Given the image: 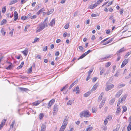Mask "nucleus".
<instances>
[{
	"mask_svg": "<svg viewBox=\"0 0 131 131\" xmlns=\"http://www.w3.org/2000/svg\"><path fill=\"white\" fill-rule=\"evenodd\" d=\"M91 114L89 111L87 110H84L80 112V116L81 118L85 117H88L90 116Z\"/></svg>",
	"mask_w": 131,
	"mask_h": 131,
	"instance_id": "1",
	"label": "nucleus"
},
{
	"mask_svg": "<svg viewBox=\"0 0 131 131\" xmlns=\"http://www.w3.org/2000/svg\"><path fill=\"white\" fill-rule=\"evenodd\" d=\"M48 25L46 24H44L42 23H40L39 26V28L36 31L37 32H39L43 29L45 27H47Z\"/></svg>",
	"mask_w": 131,
	"mask_h": 131,
	"instance_id": "2",
	"label": "nucleus"
},
{
	"mask_svg": "<svg viewBox=\"0 0 131 131\" xmlns=\"http://www.w3.org/2000/svg\"><path fill=\"white\" fill-rule=\"evenodd\" d=\"M58 111V107L57 104H55L54 105L53 109V115H55Z\"/></svg>",
	"mask_w": 131,
	"mask_h": 131,
	"instance_id": "3",
	"label": "nucleus"
},
{
	"mask_svg": "<svg viewBox=\"0 0 131 131\" xmlns=\"http://www.w3.org/2000/svg\"><path fill=\"white\" fill-rule=\"evenodd\" d=\"M126 48H124V47H123L122 48H121L116 53V54L117 55H120V53H122L123 52L125 51H126Z\"/></svg>",
	"mask_w": 131,
	"mask_h": 131,
	"instance_id": "4",
	"label": "nucleus"
},
{
	"mask_svg": "<svg viewBox=\"0 0 131 131\" xmlns=\"http://www.w3.org/2000/svg\"><path fill=\"white\" fill-rule=\"evenodd\" d=\"M114 87V85L113 84L107 85L105 88V90L107 91L113 88Z\"/></svg>",
	"mask_w": 131,
	"mask_h": 131,
	"instance_id": "5",
	"label": "nucleus"
},
{
	"mask_svg": "<svg viewBox=\"0 0 131 131\" xmlns=\"http://www.w3.org/2000/svg\"><path fill=\"white\" fill-rule=\"evenodd\" d=\"M128 59H125L123 62L121 67V68L124 67L128 63Z\"/></svg>",
	"mask_w": 131,
	"mask_h": 131,
	"instance_id": "6",
	"label": "nucleus"
},
{
	"mask_svg": "<svg viewBox=\"0 0 131 131\" xmlns=\"http://www.w3.org/2000/svg\"><path fill=\"white\" fill-rule=\"evenodd\" d=\"M122 90H119L116 94L115 97L117 98L119 97L122 94Z\"/></svg>",
	"mask_w": 131,
	"mask_h": 131,
	"instance_id": "7",
	"label": "nucleus"
},
{
	"mask_svg": "<svg viewBox=\"0 0 131 131\" xmlns=\"http://www.w3.org/2000/svg\"><path fill=\"white\" fill-rule=\"evenodd\" d=\"M14 21H16L18 19V13L16 11H15L14 12Z\"/></svg>",
	"mask_w": 131,
	"mask_h": 131,
	"instance_id": "8",
	"label": "nucleus"
},
{
	"mask_svg": "<svg viewBox=\"0 0 131 131\" xmlns=\"http://www.w3.org/2000/svg\"><path fill=\"white\" fill-rule=\"evenodd\" d=\"M28 48H26L24 50L22 51L21 52L24 54L25 56H26L27 54V53L28 52Z\"/></svg>",
	"mask_w": 131,
	"mask_h": 131,
	"instance_id": "9",
	"label": "nucleus"
},
{
	"mask_svg": "<svg viewBox=\"0 0 131 131\" xmlns=\"http://www.w3.org/2000/svg\"><path fill=\"white\" fill-rule=\"evenodd\" d=\"M55 20L54 19H53L49 24V25L51 26H53L55 25Z\"/></svg>",
	"mask_w": 131,
	"mask_h": 131,
	"instance_id": "10",
	"label": "nucleus"
},
{
	"mask_svg": "<svg viewBox=\"0 0 131 131\" xmlns=\"http://www.w3.org/2000/svg\"><path fill=\"white\" fill-rule=\"evenodd\" d=\"M68 120V118L66 117L64 119L62 124L66 126L67 124V121Z\"/></svg>",
	"mask_w": 131,
	"mask_h": 131,
	"instance_id": "11",
	"label": "nucleus"
},
{
	"mask_svg": "<svg viewBox=\"0 0 131 131\" xmlns=\"http://www.w3.org/2000/svg\"><path fill=\"white\" fill-rule=\"evenodd\" d=\"M97 86L98 84H97V83H96L94 85L93 87L92 88L91 90V91H93L95 90L97 88Z\"/></svg>",
	"mask_w": 131,
	"mask_h": 131,
	"instance_id": "12",
	"label": "nucleus"
},
{
	"mask_svg": "<svg viewBox=\"0 0 131 131\" xmlns=\"http://www.w3.org/2000/svg\"><path fill=\"white\" fill-rule=\"evenodd\" d=\"M18 89L21 91H26L28 90V89L25 88L19 87Z\"/></svg>",
	"mask_w": 131,
	"mask_h": 131,
	"instance_id": "13",
	"label": "nucleus"
},
{
	"mask_svg": "<svg viewBox=\"0 0 131 131\" xmlns=\"http://www.w3.org/2000/svg\"><path fill=\"white\" fill-rule=\"evenodd\" d=\"M91 93V91H89L85 93L84 95V96L85 97H87Z\"/></svg>",
	"mask_w": 131,
	"mask_h": 131,
	"instance_id": "14",
	"label": "nucleus"
},
{
	"mask_svg": "<svg viewBox=\"0 0 131 131\" xmlns=\"http://www.w3.org/2000/svg\"><path fill=\"white\" fill-rule=\"evenodd\" d=\"M66 127V125L62 124L59 131H64Z\"/></svg>",
	"mask_w": 131,
	"mask_h": 131,
	"instance_id": "15",
	"label": "nucleus"
},
{
	"mask_svg": "<svg viewBox=\"0 0 131 131\" xmlns=\"http://www.w3.org/2000/svg\"><path fill=\"white\" fill-rule=\"evenodd\" d=\"M115 99L114 98H113L112 99H111L109 102L110 104L111 105H112L114 103L115 101Z\"/></svg>",
	"mask_w": 131,
	"mask_h": 131,
	"instance_id": "16",
	"label": "nucleus"
},
{
	"mask_svg": "<svg viewBox=\"0 0 131 131\" xmlns=\"http://www.w3.org/2000/svg\"><path fill=\"white\" fill-rule=\"evenodd\" d=\"M127 95L126 94H125L122 97V99H121V102H122L123 101H124L125 100V99L127 97Z\"/></svg>",
	"mask_w": 131,
	"mask_h": 131,
	"instance_id": "17",
	"label": "nucleus"
},
{
	"mask_svg": "<svg viewBox=\"0 0 131 131\" xmlns=\"http://www.w3.org/2000/svg\"><path fill=\"white\" fill-rule=\"evenodd\" d=\"M112 56V55H111ZM111 55H110L108 56L105 57L103 58H102L100 59L99 60L101 61H102L103 60H105L106 59H107L110 58L111 57Z\"/></svg>",
	"mask_w": 131,
	"mask_h": 131,
	"instance_id": "18",
	"label": "nucleus"
},
{
	"mask_svg": "<svg viewBox=\"0 0 131 131\" xmlns=\"http://www.w3.org/2000/svg\"><path fill=\"white\" fill-rule=\"evenodd\" d=\"M46 126L45 125L42 124L41 127V131H45L46 130Z\"/></svg>",
	"mask_w": 131,
	"mask_h": 131,
	"instance_id": "19",
	"label": "nucleus"
},
{
	"mask_svg": "<svg viewBox=\"0 0 131 131\" xmlns=\"http://www.w3.org/2000/svg\"><path fill=\"white\" fill-rule=\"evenodd\" d=\"M18 0H13L10 1L9 5H11L14 4L18 2Z\"/></svg>",
	"mask_w": 131,
	"mask_h": 131,
	"instance_id": "20",
	"label": "nucleus"
},
{
	"mask_svg": "<svg viewBox=\"0 0 131 131\" xmlns=\"http://www.w3.org/2000/svg\"><path fill=\"white\" fill-rule=\"evenodd\" d=\"M6 16L8 18H12L13 16V14H12L10 13H8L6 14Z\"/></svg>",
	"mask_w": 131,
	"mask_h": 131,
	"instance_id": "21",
	"label": "nucleus"
},
{
	"mask_svg": "<svg viewBox=\"0 0 131 131\" xmlns=\"http://www.w3.org/2000/svg\"><path fill=\"white\" fill-rule=\"evenodd\" d=\"M7 22V20L6 19H3L1 22V25H3L4 24H5Z\"/></svg>",
	"mask_w": 131,
	"mask_h": 131,
	"instance_id": "22",
	"label": "nucleus"
},
{
	"mask_svg": "<svg viewBox=\"0 0 131 131\" xmlns=\"http://www.w3.org/2000/svg\"><path fill=\"white\" fill-rule=\"evenodd\" d=\"M40 101H37L33 103V104L34 105L37 106L40 103Z\"/></svg>",
	"mask_w": 131,
	"mask_h": 131,
	"instance_id": "23",
	"label": "nucleus"
},
{
	"mask_svg": "<svg viewBox=\"0 0 131 131\" xmlns=\"http://www.w3.org/2000/svg\"><path fill=\"white\" fill-rule=\"evenodd\" d=\"M1 32L2 33L3 36H5V32L4 31V29L2 28L1 31Z\"/></svg>",
	"mask_w": 131,
	"mask_h": 131,
	"instance_id": "24",
	"label": "nucleus"
},
{
	"mask_svg": "<svg viewBox=\"0 0 131 131\" xmlns=\"http://www.w3.org/2000/svg\"><path fill=\"white\" fill-rule=\"evenodd\" d=\"M127 131H130L131 129V123H129L127 128Z\"/></svg>",
	"mask_w": 131,
	"mask_h": 131,
	"instance_id": "25",
	"label": "nucleus"
},
{
	"mask_svg": "<svg viewBox=\"0 0 131 131\" xmlns=\"http://www.w3.org/2000/svg\"><path fill=\"white\" fill-rule=\"evenodd\" d=\"M6 10V6H4L3 7L2 9V12L4 14L5 13Z\"/></svg>",
	"mask_w": 131,
	"mask_h": 131,
	"instance_id": "26",
	"label": "nucleus"
},
{
	"mask_svg": "<svg viewBox=\"0 0 131 131\" xmlns=\"http://www.w3.org/2000/svg\"><path fill=\"white\" fill-rule=\"evenodd\" d=\"M122 108L123 109L122 111V113H123L126 111L127 108L125 106H122Z\"/></svg>",
	"mask_w": 131,
	"mask_h": 131,
	"instance_id": "27",
	"label": "nucleus"
},
{
	"mask_svg": "<svg viewBox=\"0 0 131 131\" xmlns=\"http://www.w3.org/2000/svg\"><path fill=\"white\" fill-rule=\"evenodd\" d=\"M117 110L116 111V113H117L121 111V108L120 106H117Z\"/></svg>",
	"mask_w": 131,
	"mask_h": 131,
	"instance_id": "28",
	"label": "nucleus"
},
{
	"mask_svg": "<svg viewBox=\"0 0 131 131\" xmlns=\"http://www.w3.org/2000/svg\"><path fill=\"white\" fill-rule=\"evenodd\" d=\"M80 89L79 87L78 86H77L75 88H74L73 90V92H74L76 91H79Z\"/></svg>",
	"mask_w": 131,
	"mask_h": 131,
	"instance_id": "29",
	"label": "nucleus"
},
{
	"mask_svg": "<svg viewBox=\"0 0 131 131\" xmlns=\"http://www.w3.org/2000/svg\"><path fill=\"white\" fill-rule=\"evenodd\" d=\"M92 111L93 113H95L97 111V109L95 107H93L92 108Z\"/></svg>",
	"mask_w": 131,
	"mask_h": 131,
	"instance_id": "30",
	"label": "nucleus"
},
{
	"mask_svg": "<svg viewBox=\"0 0 131 131\" xmlns=\"http://www.w3.org/2000/svg\"><path fill=\"white\" fill-rule=\"evenodd\" d=\"M48 17H46V19L44 20L43 22L42 23L44 24H46L47 25L48 21Z\"/></svg>",
	"mask_w": 131,
	"mask_h": 131,
	"instance_id": "31",
	"label": "nucleus"
},
{
	"mask_svg": "<svg viewBox=\"0 0 131 131\" xmlns=\"http://www.w3.org/2000/svg\"><path fill=\"white\" fill-rule=\"evenodd\" d=\"M13 65L12 64H10L8 67L6 68V69L7 70H10L11 68L12 67Z\"/></svg>",
	"mask_w": 131,
	"mask_h": 131,
	"instance_id": "32",
	"label": "nucleus"
},
{
	"mask_svg": "<svg viewBox=\"0 0 131 131\" xmlns=\"http://www.w3.org/2000/svg\"><path fill=\"white\" fill-rule=\"evenodd\" d=\"M93 127H89L86 128V131H90L92 130Z\"/></svg>",
	"mask_w": 131,
	"mask_h": 131,
	"instance_id": "33",
	"label": "nucleus"
},
{
	"mask_svg": "<svg viewBox=\"0 0 131 131\" xmlns=\"http://www.w3.org/2000/svg\"><path fill=\"white\" fill-rule=\"evenodd\" d=\"M111 64V62H108L106 63V64L105 65V66L106 67H108L110 66Z\"/></svg>",
	"mask_w": 131,
	"mask_h": 131,
	"instance_id": "34",
	"label": "nucleus"
},
{
	"mask_svg": "<svg viewBox=\"0 0 131 131\" xmlns=\"http://www.w3.org/2000/svg\"><path fill=\"white\" fill-rule=\"evenodd\" d=\"M44 115L43 113H41L40 114L39 117V118L40 119H41L42 118H43V117Z\"/></svg>",
	"mask_w": 131,
	"mask_h": 131,
	"instance_id": "35",
	"label": "nucleus"
},
{
	"mask_svg": "<svg viewBox=\"0 0 131 131\" xmlns=\"http://www.w3.org/2000/svg\"><path fill=\"white\" fill-rule=\"evenodd\" d=\"M27 18V16H22L21 17V19L23 20H25Z\"/></svg>",
	"mask_w": 131,
	"mask_h": 131,
	"instance_id": "36",
	"label": "nucleus"
},
{
	"mask_svg": "<svg viewBox=\"0 0 131 131\" xmlns=\"http://www.w3.org/2000/svg\"><path fill=\"white\" fill-rule=\"evenodd\" d=\"M6 119H3L2 121L1 124L4 125L5 124V123L6 122Z\"/></svg>",
	"mask_w": 131,
	"mask_h": 131,
	"instance_id": "37",
	"label": "nucleus"
},
{
	"mask_svg": "<svg viewBox=\"0 0 131 131\" xmlns=\"http://www.w3.org/2000/svg\"><path fill=\"white\" fill-rule=\"evenodd\" d=\"M125 84H120L118 86H117V88H118L119 89L120 88L122 87H124L125 86Z\"/></svg>",
	"mask_w": 131,
	"mask_h": 131,
	"instance_id": "38",
	"label": "nucleus"
},
{
	"mask_svg": "<svg viewBox=\"0 0 131 131\" xmlns=\"http://www.w3.org/2000/svg\"><path fill=\"white\" fill-rule=\"evenodd\" d=\"M39 38H35L34 39V41L32 42V43H35L37 42V41H39Z\"/></svg>",
	"mask_w": 131,
	"mask_h": 131,
	"instance_id": "39",
	"label": "nucleus"
},
{
	"mask_svg": "<svg viewBox=\"0 0 131 131\" xmlns=\"http://www.w3.org/2000/svg\"><path fill=\"white\" fill-rule=\"evenodd\" d=\"M131 54V51L129 52H128L126 54L125 56V58H126L127 57L129 56L130 54Z\"/></svg>",
	"mask_w": 131,
	"mask_h": 131,
	"instance_id": "40",
	"label": "nucleus"
},
{
	"mask_svg": "<svg viewBox=\"0 0 131 131\" xmlns=\"http://www.w3.org/2000/svg\"><path fill=\"white\" fill-rule=\"evenodd\" d=\"M68 86L67 85H66L64 86L63 87L62 89H61V91H62L63 90L66 89L68 87Z\"/></svg>",
	"mask_w": 131,
	"mask_h": 131,
	"instance_id": "41",
	"label": "nucleus"
},
{
	"mask_svg": "<svg viewBox=\"0 0 131 131\" xmlns=\"http://www.w3.org/2000/svg\"><path fill=\"white\" fill-rule=\"evenodd\" d=\"M15 120H14L12 122V124L10 126V128H13V126L15 124Z\"/></svg>",
	"mask_w": 131,
	"mask_h": 131,
	"instance_id": "42",
	"label": "nucleus"
},
{
	"mask_svg": "<svg viewBox=\"0 0 131 131\" xmlns=\"http://www.w3.org/2000/svg\"><path fill=\"white\" fill-rule=\"evenodd\" d=\"M93 69V68H91L88 72V75H90V74L92 73V72Z\"/></svg>",
	"mask_w": 131,
	"mask_h": 131,
	"instance_id": "43",
	"label": "nucleus"
},
{
	"mask_svg": "<svg viewBox=\"0 0 131 131\" xmlns=\"http://www.w3.org/2000/svg\"><path fill=\"white\" fill-rule=\"evenodd\" d=\"M118 57L117 58V59L116 60V62H118V61H119L120 60V59L121 58V57L120 56V55H117Z\"/></svg>",
	"mask_w": 131,
	"mask_h": 131,
	"instance_id": "44",
	"label": "nucleus"
},
{
	"mask_svg": "<svg viewBox=\"0 0 131 131\" xmlns=\"http://www.w3.org/2000/svg\"><path fill=\"white\" fill-rule=\"evenodd\" d=\"M32 66L31 67H30L29 68V70H28V72L29 73H31L32 72Z\"/></svg>",
	"mask_w": 131,
	"mask_h": 131,
	"instance_id": "45",
	"label": "nucleus"
},
{
	"mask_svg": "<svg viewBox=\"0 0 131 131\" xmlns=\"http://www.w3.org/2000/svg\"><path fill=\"white\" fill-rule=\"evenodd\" d=\"M123 29L124 30L125 29V30L123 31V32H124L126 31L127 30L128 28L126 26H124Z\"/></svg>",
	"mask_w": 131,
	"mask_h": 131,
	"instance_id": "46",
	"label": "nucleus"
},
{
	"mask_svg": "<svg viewBox=\"0 0 131 131\" xmlns=\"http://www.w3.org/2000/svg\"><path fill=\"white\" fill-rule=\"evenodd\" d=\"M72 103L71 101L70 100H69L67 102V104L68 105H71Z\"/></svg>",
	"mask_w": 131,
	"mask_h": 131,
	"instance_id": "47",
	"label": "nucleus"
},
{
	"mask_svg": "<svg viewBox=\"0 0 131 131\" xmlns=\"http://www.w3.org/2000/svg\"><path fill=\"white\" fill-rule=\"evenodd\" d=\"M106 101V100L105 99H103L101 103L102 104V105H104L105 102V101Z\"/></svg>",
	"mask_w": 131,
	"mask_h": 131,
	"instance_id": "48",
	"label": "nucleus"
},
{
	"mask_svg": "<svg viewBox=\"0 0 131 131\" xmlns=\"http://www.w3.org/2000/svg\"><path fill=\"white\" fill-rule=\"evenodd\" d=\"M84 57H85V56H84V55H83V54L80 56L79 57L78 59V60H79L80 59H82Z\"/></svg>",
	"mask_w": 131,
	"mask_h": 131,
	"instance_id": "49",
	"label": "nucleus"
},
{
	"mask_svg": "<svg viewBox=\"0 0 131 131\" xmlns=\"http://www.w3.org/2000/svg\"><path fill=\"white\" fill-rule=\"evenodd\" d=\"M112 4V2L111 1V2H110L108 4L106 5V7H108L110 5H111Z\"/></svg>",
	"mask_w": 131,
	"mask_h": 131,
	"instance_id": "50",
	"label": "nucleus"
},
{
	"mask_svg": "<svg viewBox=\"0 0 131 131\" xmlns=\"http://www.w3.org/2000/svg\"><path fill=\"white\" fill-rule=\"evenodd\" d=\"M97 78L96 77H94L92 79V82H94L97 80Z\"/></svg>",
	"mask_w": 131,
	"mask_h": 131,
	"instance_id": "51",
	"label": "nucleus"
},
{
	"mask_svg": "<svg viewBox=\"0 0 131 131\" xmlns=\"http://www.w3.org/2000/svg\"><path fill=\"white\" fill-rule=\"evenodd\" d=\"M14 30V29H12V30L10 32L9 34L11 36H12L13 35V32Z\"/></svg>",
	"mask_w": 131,
	"mask_h": 131,
	"instance_id": "52",
	"label": "nucleus"
},
{
	"mask_svg": "<svg viewBox=\"0 0 131 131\" xmlns=\"http://www.w3.org/2000/svg\"><path fill=\"white\" fill-rule=\"evenodd\" d=\"M91 78V77L90 75H88V76L86 78V80L87 81L89 80Z\"/></svg>",
	"mask_w": 131,
	"mask_h": 131,
	"instance_id": "53",
	"label": "nucleus"
},
{
	"mask_svg": "<svg viewBox=\"0 0 131 131\" xmlns=\"http://www.w3.org/2000/svg\"><path fill=\"white\" fill-rule=\"evenodd\" d=\"M94 8V6L93 5H91L89 6V8L91 9H93Z\"/></svg>",
	"mask_w": 131,
	"mask_h": 131,
	"instance_id": "54",
	"label": "nucleus"
},
{
	"mask_svg": "<svg viewBox=\"0 0 131 131\" xmlns=\"http://www.w3.org/2000/svg\"><path fill=\"white\" fill-rule=\"evenodd\" d=\"M79 48L81 51H83L84 49L83 47L81 46H79Z\"/></svg>",
	"mask_w": 131,
	"mask_h": 131,
	"instance_id": "55",
	"label": "nucleus"
},
{
	"mask_svg": "<svg viewBox=\"0 0 131 131\" xmlns=\"http://www.w3.org/2000/svg\"><path fill=\"white\" fill-rule=\"evenodd\" d=\"M123 12L124 10L123 8H122L119 11V12L121 14H123Z\"/></svg>",
	"mask_w": 131,
	"mask_h": 131,
	"instance_id": "56",
	"label": "nucleus"
},
{
	"mask_svg": "<svg viewBox=\"0 0 131 131\" xmlns=\"http://www.w3.org/2000/svg\"><path fill=\"white\" fill-rule=\"evenodd\" d=\"M102 99V97H100V96H99V97H98V99L97 100V101L98 102H100V101Z\"/></svg>",
	"mask_w": 131,
	"mask_h": 131,
	"instance_id": "57",
	"label": "nucleus"
},
{
	"mask_svg": "<svg viewBox=\"0 0 131 131\" xmlns=\"http://www.w3.org/2000/svg\"><path fill=\"white\" fill-rule=\"evenodd\" d=\"M74 85V83H72L70 85L69 87V89H70Z\"/></svg>",
	"mask_w": 131,
	"mask_h": 131,
	"instance_id": "58",
	"label": "nucleus"
},
{
	"mask_svg": "<svg viewBox=\"0 0 131 131\" xmlns=\"http://www.w3.org/2000/svg\"><path fill=\"white\" fill-rule=\"evenodd\" d=\"M55 102V100L54 99H52L49 102L51 103L52 104H53L54 102Z\"/></svg>",
	"mask_w": 131,
	"mask_h": 131,
	"instance_id": "59",
	"label": "nucleus"
},
{
	"mask_svg": "<svg viewBox=\"0 0 131 131\" xmlns=\"http://www.w3.org/2000/svg\"><path fill=\"white\" fill-rule=\"evenodd\" d=\"M59 54L60 53L58 51H57L56 52L55 55L56 56H58L59 55Z\"/></svg>",
	"mask_w": 131,
	"mask_h": 131,
	"instance_id": "60",
	"label": "nucleus"
},
{
	"mask_svg": "<svg viewBox=\"0 0 131 131\" xmlns=\"http://www.w3.org/2000/svg\"><path fill=\"white\" fill-rule=\"evenodd\" d=\"M37 17V16L36 15H33L31 17V19H35Z\"/></svg>",
	"mask_w": 131,
	"mask_h": 131,
	"instance_id": "61",
	"label": "nucleus"
},
{
	"mask_svg": "<svg viewBox=\"0 0 131 131\" xmlns=\"http://www.w3.org/2000/svg\"><path fill=\"white\" fill-rule=\"evenodd\" d=\"M95 39V36L94 35H93L92 36L91 39L92 40H93Z\"/></svg>",
	"mask_w": 131,
	"mask_h": 131,
	"instance_id": "62",
	"label": "nucleus"
},
{
	"mask_svg": "<svg viewBox=\"0 0 131 131\" xmlns=\"http://www.w3.org/2000/svg\"><path fill=\"white\" fill-rule=\"evenodd\" d=\"M67 35V32H65L63 34V37L65 38L66 37Z\"/></svg>",
	"mask_w": 131,
	"mask_h": 131,
	"instance_id": "63",
	"label": "nucleus"
},
{
	"mask_svg": "<svg viewBox=\"0 0 131 131\" xmlns=\"http://www.w3.org/2000/svg\"><path fill=\"white\" fill-rule=\"evenodd\" d=\"M69 25L68 24H66L64 26V28L66 29H67L69 28Z\"/></svg>",
	"mask_w": 131,
	"mask_h": 131,
	"instance_id": "64",
	"label": "nucleus"
}]
</instances>
